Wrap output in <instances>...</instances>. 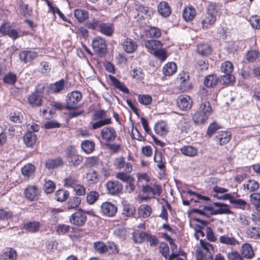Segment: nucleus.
<instances>
[{"label":"nucleus","mask_w":260,"mask_h":260,"mask_svg":"<svg viewBox=\"0 0 260 260\" xmlns=\"http://www.w3.org/2000/svg\"><path fill=\"white\" fill-rule=\"evenodd\" d=\"M91 118L92 120L96 121L90 123L92 129H96L111 123V118L107 115L106 111L103 110L95 111Z\"/></svg>","instance_id":"f257e3e1"},{"label":"nucleus","mask_w":260,"mask_h":260,"mask_svg":"<svg viewBox=\"0 0 260 260\" xmlns=\"http://www.w3.org/2000/svg\"><path fill=\"white\" fill-rule=\"evenodd\" d=\"M233 69V65L230 61H225L221 64L220 71L223 75L221 76V81L223 84H229L235 82V77L232 74Z\"/></svg>","instance_id":"f03ea898"},{"label":"nucleus","mask_w":260,"mask_h":260,"mask_svg":"<svg viewBox=\"0 0 260 260\" xmlns=\"http://www.w3.org/2000/svg\"><path fill=\"white\" fill-rule=\"evenodd\" d=\"M200 243L205 252L204 253L202 250L198 249L196 252L197 259L213 260L212 252L214 251V247L212 245L203 240H200Z\"/></svg>","instance_id":"7ed1b4c3"},{"label":"nucleus","mask_w":260,"mask_h":260,"mask_svg":"<svg viewBox=\"0 0 260 260\" xmlns=\"http://www.w3.org/2000/svg\"><path fill=\"white\" fill-rule=\"evenodd\" d=\"M82 99V94L81 92L76 90L69 92L66 97V109L77 108Z\"/></svg>","instance_id":"20e7f679"},{"label":"nucleus","mask_w":260,"mask_h":260,"mask_svg":"<svg viewBox=\"0 0 260 260\" xmlns=\"http://www.w3.org/2000/svg\"><path fill=\"white\" fill-rule=\"evenodd\" d=\"M92 48L95 52L100 57L105 55L107 51L105 40L101 37L94 38L92 42Z\"/></svg>","instance_id":"39448f33"},{"label":"nucleus","mask_w":260,"mask_h":260,"mask_svg":"<svg viewBox=\"0 0 260 260\" xmlns=\"http://www.w3.org/2000/svg\"><path fill=\"white\" fill-rule=\"evenodd\" d=\"M101 135L106 143L113 142L117 137L115 130L110 126L104 127L101 131Z\"/></svg>","instance_id":"423d86ee"},{"label":"nucleus","mask_w":260,"mask_h":260,"mask_svg":"<svg viewBox=\"0 0 260 260\" xmlns=\"http://www.w3.org/2000/svg\"><path fill=\"white\" fill-rule=\"evenodd\" d=\"M72 224L77 226H82L86 220L85 213L81 210L73 214L70 218Z\"/></svg>","instance_id":"0eeeda50"},{"label":"nucleus","mask_w":260,"mask_h":260,"mask_svg":"<svg viewBox=\"0 0 260 260\" xmlns=\"http://www.w3.org/2000/svg\"><path fill=\"white\" fill-rule=\"evenodd\" d=\"M192 101L189 96L181 95L177 100V106L183 111H186L192 107Z\"/></svg>","instance_id":"6e6552de"},{"label":"nucleus","mask_w":260,"mask_h":260,"mask_svg":"<svg viewBox=\"0 0 260 260\" xmlns=\"http://www.w3.org/2000/svg\"><path fill=\"white\" fill-rule=\"evenodd\" d=\"M101 212L108 217L114 216L117 211V207L113 203L105 202L101 206Z\"/></svg>","instance_id":"1a4fd4ad"},{"label":"nucleus","mask_w":260,"mask_h":260,"mask_svg":"<svg viewBox=\"0 0 260 260\" xmlns=\"http://www.w3.org/2000/svg\"><path fill=\"white\" fill-rule=\"evenodd\" d=\"M106 187L109 194L116 195L121 193L123 186L118 181H109L106 183Z\"/></svg>","instance_id":"9d476101"},{"label":"nucleus","mask_w":260,"mask_h":260,"mask_svg":"<svg viewBox=\"0 0 260 260\" xmlns=\"http://www.w3.org/2000/svg\"><path fill=\"white\" fill-rule=\"evenodd\" d=\"M143 44L148 51L151 53H154L158 49L162 47L161 42L156 40H144Z\"/></svg>","instance_id":"9b49d317"},{"label":"nucleus","mask_w":260,"mask_h":260,"mask_svg":"<svg viewBox=\"0 0 260 260\" xmlns=\"http://www.w3.org/2000/svg\"><path fill=\"white\" fill-rule=\"evenodd\" d=\"M142 191L144 193L148 194H152L157 197H159L161 194V187L156 184L151 185H143L142 187Z\"/></svg>","instance_id":"f8f14e48"},{"label":"nucleus","mask_w":260,"mask_h":260,"mask_svg":"<svg viewBox=\"0 0 260 260\" xmlns=\"http://www.w3.org/2000/svg\"><path fill=\"white\" fill-rule=\"evenodd\" d=\"M218 199L224 200H229L231 203L235 204L236 207L244 209L246 205V202L242 199H236L230 193H226L219 197Z\"/></svg>","instance_id":"ddd939ff"},{"label":"nucleus","mask_w":260,"mask_h":260,"mask_svg":"<svg viewBox=\"0 0 260 260\" xmlns=\"http://www.w3.org/2000/svg\"><path fill=\"white\" fill-rule=\"evenodd\" d=\"M231 139V134L228 131H220L214 138L217 144L223 145L228 143Z\"/></svg>","instance_id":"4468645a"},{"label":"nucleus","mask_w":260,"mask_h":260,"mask_svg":"<svg viewBox=\"0 0 260 260\" xmlns=\"http://www.w3.org/2000/svg\"><path fill=\"white\" fill-rule=\"evenodd\" d=\"M124 51L128 53H132L136 51L138 48L137 42L131 38H126L122 43Z\"/></svg>","instance_id":"2eb2a0df"},{"label":"nucleus","mask_w":260,"mask_h":260,"mask_svg":"<svg viewBox=\"0 0 260 260\" xmlns=\"http://www.w3.org/2000/svg\"><path fill=\"white\" fill-rule=\"evenodd\" d=\"M25 197L29 201H36L39 199V190L35 186H29L25 190Z\"/></svg>","instance_id":"dca6fc26"},{"label":"nucleus","mask_w":260,"mask_h":260,"mask_svg":"<svg viewBox=\"0 0 260 260\" xmlns=\"http://www.w3.org/2000/svg\"><path fill=\"white\" fill-rule=\"evenodd\" d=\"M214 205L215 208H212V213L214 214H230L232 213L229 205L220 203H215Z\"/></svg>","instance_id":"f3484780"},{"label":"nucleus","mask_w":260,"mask_h":260,"mask_svg":"<svg viewBox=\"0 0 260 260\" xmlns=\"http://www.w3.org/2000/svg\"><path fill=\"white\" fill-rule=\"evenodd\" d=\"M210 115L202 113L198 110L192 116V120L197 125L204 124L208 120Z\"/></svg>","instance_id":"a211bd4d"},{"label":"nucleus","mask_w":260,"mask_h":260,"mask_svg":"<svg viewBox=\"0 0 260 260\" xmlns=\"http://www.w3.org/2000/svg\"><path fill=\"white\" fill-rule=\"evenodd\" d=\"M109 78L112 82V84L114 87L120 91L123 92L125 93H129L128 89L125 87L123 83L120 82L118 79H117L115 77L109 75Z\"/></svg>","instance_id":"6ab92c4d"},{"label":"nucleus","mask_w":260,"mask_h":260,"mask_svg":"<svg viewBox=\"0 0 260 260\" xmlns=\"http://www.w3.org/2000/svg\"><path fill=\"white\" fill-rule=\"evenodd\" d=\"M1 33L9 36V37L13 40H15L19 37V33L17 31L10 28L8 24H5L1 26Z\"/></svg>","instance_id":"aec40b11"},{"label":"nucleus","mask_w":260,"mask_h":260,"mask_svg":"<svg viewBox=\"0 0 260 260\" xmlns=\"http://www.w3.org/2000/svg\"><path fill=\"white\" fill-rule=\"evenodd\" d=\"M17 257L16 251L12 248H7L4 250L1 255V260H16Z\"/></svg>","instance_id":"412c9836"},{"label":"nucleus","mask_w":260,"mask_h":260,"mask_svg":"<svg viewBox=\"0 0 260 260\" xmlns=\"http://www.w3.org/2000/svg\"><path fill=\"white\" fill-rule=\"evenodd\" d=\"M154 130L156 134L161 136H165L168 133L169 128L165 121H160L155 125Z\"/></svg>","instance_id":"4be33fe9"},{"label":"nucleus","mask_w":260,"mask_h":260,"mask_svg":"<svg viewBox=\"0 0 260 260\" xmlns=\"http://www.w3.org/2000/svg\"><path fill=\"white\" fill-rule=\"evenodd\" d=\"M23 141L28 147H32L37 141V136L31 132H27L23 136Z\"/></svg>","instance_id":"5701e85b"},{"label":"nucleus","mask_w":260,"mask_h":260,"mask_svg":"<svg viewBox=\"0 0 260 260\" xmlns=\"http://www.w3.org/2000/svg\"><path fill=\"white\" fill-rule=\"evenodd\" d=\"M161 34L160 29L156 27L150 26L145 29V36L147 38H158Z\"/></svg>","instance_id":"b1692460"},{"label":"nucleus","mask_w":260,"mask_h":260,"mask_svg":"<svg viewBox=\"0 0 260 260\" xmlns=\"http://www.w3.org/2000/svg\"><path fill=\"white\" fill-rule=\"evenodd\" d=\"M114 30V25L112 23L102 22L100 24L99 31L107 36H112Z\"/></svg>","instance_id":"393cba45"},{"label":"nucleus","mask_w":260,"mask_h":260,"mask_svg":"<svg viewBox=\"0 0 260 260\" xmlns=\"http://www.w3.org/2000/svg\"><path fill=\"white\" fill-rule=\"evenodd\" d=\"M157 10L158 13L165 17L169 16L171 13V8L166 2L159 3L157 6Z\"/></svg>","instance_id":"a878e982"},{"label":"nucleus","mask_w":260,"mask_h":260,"mask_svg":"<svg viewBox=\"0 0 260 260\" xmlns=\"http://www.w3.org/2000/svg\"><path fill=\"white\" fill-rule=\"evenodd\" d=\"M37 53L32 51H24L19 54V58L21 61L27 63L36 58Z\"/></svg>","instance_id":"bb28decb"},{"label":"nucleus","mask_w":260,"mask_h":260,"mask_svg":"<svg viewBox=\"0 0 260 260\" xmlns=\"http://www.w3.org/2000/svg\"><path fill=\"white\" fill-rule=\"evenodd\" d=\"M41 223L39 221H29L23 225V228L25 230L28 232L34 233L39 232L41 228Z\"/></svg>","instance_id":"cd10ccee"},{"label":"nucleus","mask_w":260,"mask_h":260,"mask_svg":"<svg viewBox=\"0 0 260 260\" xmlns=\"http://www.w3.org/2000/svg\"><path fill=\"white\" fill-rule=\"evenodd\" d=\"M182 15L186 21H190L194 19L196 15V11L193 7L188 6L184 9Z\"/></svg>","instance_id":"c85d7f7f"},{"label":"nucleus","mask_w":260,"mask_h":260,"mask_svg":"<svg viewBox=\"0 0 260 260\" xmlns=\"http://www.w3.org/2000/svg\"><path fill=\"white\" fill-rule=\"evenodd\" d=\"M216 20V16L206 13L202 21L203 28L204 29L209 28L214 24Z\"/></svg>","instance_id":"c756f323"},{"label":"nucleus","mask_w":260,"mask_h":260,"mask_svg":"<svg viewBox=\"0 0 260 260\" xmlns=\"http://www.w3.org/2000/svg\"><path fill=\"white\" fill-rule=\"evenodd\" d=\"M81 147L85 153L90 154L94 150L95 143L91 140H84L81 142Z\"/></svg>","instance_id":"7c9ffc66"},{"label":"nucleus","mask_w":260,"mask_h":260,"mask_svg":"<svg viewBox=\"0 0 260 260\" xmlns=\"http://www.w3.org/2000/svg\"><path fill=\"white\" fill-rule=\"evenodd\" d=\"M64 88V80L61 79L53 84H50L49 91L52 93H58L61 92Z\"/></svg>","instance_id":"2f4dec72"},{"label":"nucleus","mask_w":260,"mask_h":260,"mask_svg":"<svg viewBox=\"0 0 260 260\" xmlns=\"http://www.w3.org/2000/svg\"><path fill=\"white\" fill-rule=\"evenodd\" d=\"M259 185L257 181L254 180H249L243 184V189L245 191L252 192L258 189Z\"/></svg>","instance_id":"473e14b6"},{"label":"nucleus","mask_w":260,"mask_h":260,"mask_svg":"<svg viewBox=\"0 0 260 260\" xmlns=\"http://www.w3.org/2000/svg\"><path fill=\"white\" fill-rule=\"evenodd\" d=\"M123 165H125L126 169L127 171L129 170V167H131V163L128 162H125V158L123 156H119L116 158L114 160L113 165L115 168L118 170L122 169V167H123Z\"/></svg>","instance_id":"72a5a7b5"},{"label":"nucleus","mask_w":260,"mask_h":260,"mask_svg":"<svg viewBox=\"0 0 260 260\" xmlns=\"http://www.w3.org/2000/svg\"><path fill=\"white\" fill-rule=\"evenodd\" d=\"M246 235L248 238L253 239H260V228L257 226H252L247 229Z\"/></svg>","instance_id":"f704fd0d"},{"label":"nucleus","mask_w":260,"mask_h":260,"mask_svg":"<svg viewBox=\"0 0 260 260\" xmlns=\"http://www.w3.org/2000/svg\"><path fill=\"white\" fill-rule=\"evenodd\" d=\"M177 65L173 62H168L163 67L162 72L166 76H171L177 71Z\"/></svg>","instance_id":"c9c22d12"},{"label":"nucleus","mask_w":260,"mask_h":260,"mask_svg":"<svg viewBox=\"0 0 260 260\" xmlns=\"http://www.w3.org/2000/svg\"><path fill=\"white\" fill-rule=\"evenodd\" d=\"M1 228L7 227L9 223V221L12 218V213L10 211H5L1 209Z\"/></svg>","instance_id":"e433bc0d"},{"label":"nucleus","mask_w":260,"mask_h":260,"mask_svg":"<svg viewBox=\"0 0 260 260\" xmlns=\"http://www.w3.org/2000/svg\"><path fill=\"white\" fill-rule=\"evenodd\" d=\"M218 82V77L214 74H211L205 77L204 80V84L207 87L212 88L216 85Z\"/></svg>","instance_id":"4c0bfd02"},{"label":"nucleus","mask_w":260,"mask_h":260,"mask_svg":"<svg viewBox=\"0 0 260 260\" xmlns=\"http://www.w3.org/2000/svg\"><path fill=\"white\" fill-rule=\"evenodd\" d=\"M85 178L86 179L87 183L89 185L95 184L99 180V175L94 171H91L88 172L86 175Z\"/></svg>","instance_id":"58836bf2"},{"label":"nucleus","mask_w":260,"mask_h":260,"mask_svg":"<svg viewBox=\"0 0 260 260\" xmlns=\"http://www.w3.org/2000/svg\"><path fill=\"white\" fill-rule=\"evenodd\" d=\"M181 152L184 155L192 157L197 155V149L192 146H184L180 149Z\"/></svg>","instance_id":"ea45409f"},{"label":"nucleus","mask_w":260,"mask_h":260,"mask_svg":"<svg viewBox=\"0 0 260 260\" xmlns=\"http://www.w3.org/2000/svg\"><path fill=\"white\" fill-rule=\"evenodd\" d=\"M63 161L60 158L55 159H50L46 161L45 167L48 169H53L62 166Z\"/></svg>","instance_id":"a19ab883"},{"label":"nucleus","mask_w":260,"mask_h":260,"mask_svg":"<svg viewBox=\"0 0 260 260\" xmlns=\"http://www.w3.org/2000/svg\"><path fill=\"white\" fill-rule=\"evenodd\" d=\"M190 127V124L188 119L182 118L179 121L178 127L182 133H187Z\"/></svg>","instance_id":"79ce46f5"},{"label":"nucleus","mask_w":260,"mask_h":260,"mask_svg":"<svg viewBox=\"0 0 260 260\" xmlns=\"http://www.w3.org/2000/svg\"><path fill=\"white\" fill-rule=\"evenodd\" d=\"M75 17L79 22H83L88 17L87 11L82 9H76L74 11Z\"/></svg>","instance_id":"37998d69"},{"label":"nucleus","mask_w":260,"mask_h":260,"mask_svg":"<svg viewBox=\"0 0 260 260\" xmlns=\"http://www.w3.org/2000/svg\"><path fill=\"white\" fill-rule=\"evenodd\" d=\"M123 210L122 214L126 216H132L136 212L135 207L125 201L122 202Z\"/></svg>","instance_id":"c03bdc74"},{"label":"nucleus","mask_w":260,"mask_h":260,"mask_svg":"<svg viewBox=\"0 0 260 260\" xmlns=\"http://www.w3.org/2000/svg\"><path fill=\"white\" fill-rule=\"evenodd\" d=\"M29 104L33 107L40 106L42 102L41 96L36 93H31L28 97Z\"/></svg>","instance_id":"a18cd8bd"},{"label":"nucleus","mask_w":260,"mask_h":260,"mask_svg":"<svg viewBox=\"0 0 260 260\" xmlns=\"http://www.w3.org/2000/svg\"><path fill=\"white\" fill-rule=\"evenodd\" d=\"M68 160L71 166H78L82 160V158L80 155H78L72 153H69L67 155Z\"/></svg>","instance_id":"49530a36"},{"label":"nucleus","mask_w":260,"mask_h":260,"mask_svg":"<svg viewBox=\"0 0 260 260\" xmlns=\"http://www.w3.org/2000/svg\"><path fill=\"white\" fill-rule=\"evenodd\" d=\"M35 171V166L31 164L24 165L21 169L22 175L26 177H29L33 175Z\"/></svg>","instance_id":"de8ad7c7"},{"label":"nucleus","mask_w":260,"mask_h":260,"mask_svg":"<svg viewBox=\"0 0 260 260\" xmlns=\"http://www.w3.org/2000/svg\"><path fill=\"white\" fill-rule=\"evenodd\" d=\"M100 197L99 193L96 191H90L86 194V199L88 204L91 205L96 202Z\"/></svg>","instance_id":"09e8293b"},{"label":"nucleus","mask_w":260,"mask_h":260,"mask_svg":"<svg viewBox=\"0 0 260 260\" xmlns=\"http://www.w3.org/2000/svg\"><path fill=\"white\" fill-rule=\"evenodd\" d=\"M242 253L243 255L247 258H251L254 256L252 247L248 243H245L242 246Z\"/></svg>","instance_id":"8fccbe9b"},{"label":"nucleus","mask_w":260,"mask_h":260,"mask_svg":"<svg viewBox=\"0 0 260 260\" xmlns=\"http://www.w3.org/2000/svg\"><path fill=\"white\" fill-rule=\"evenodd\" d=\"M138 15L144 19H148L152 14V10L148 7L140 6L137 8Z\"/></svg>","instance_id":"3c124183"},{"label":"nucleus","mask_w":260,"mask_h":260,"mask_svg":"<svg viewBox=\"0 0 260 260\" xmlns=\"http://www.w3.org/2000/svg\"><path fill=\"white\" fill-rule=\"evenodd\" d=\"M249 198L250 201L254 205L256 210L260 212V193H252Z\"/></svg>","instance_id":"603ef678"},{"label":"nucleus","mask_w":260,"mask_h":260,"mask_svg":"<svg viewBox=\"0 0 260 260\" xmlns=\"http://www.w3.org/2000/svg\"><path fill=\"white\" fill-rule=\"evenodd\" d=\"M197 49L198 53L202 55H209L211 52V47L207 44H201L198 45Z\"/></svg>","instance_id":"864d4df0"},{"label":"nucleus","mask_w":260,"mask_h":260,"mask_svg":"<svg viewBox=\"0 0 260 260\" xmlns=\"http://www.w3.org/2000/svg\"><path fill=\"white\" fill-rule=\"evenodd\" d=\"M187 193L190 196H193L195 198L190 199V201H193L194 202H200L201 201H209L210 198L206 196H202V194L192 191L190 190H188Z\"/></svg>","instance_id":"5fc2aeb1"},{"label":"nucleus","mask_w":260,"mask_h":260,"mask_svg":"<svg viewBox=\"0 0 260 260\" xmlns=\"http://www.w3.org/2000/svg\"><path fill=\"white\" fill-rule=\"evenodd\" d=\"M69 192L67 190L59 189L55 193L54 199L58 202L64 201L69 197Z\"/></svg>","instance_id":"6e6d98bb"},{"label":"nucleus","mask_w":260,"mask_h":260,"mask_svg":"<svg viewBox=\"0 0 260 260\" xmlns=\"http://www.w3.org/2000/svg\"><path fill=\"white\" fill-rule=\"evenodd\" d=\"M219 240L222 244L235 245L238 244V241L234 237H229L227 236H221L219 237Z\"/></svg>","instance_id":"4d7b16f0"},{"label":"nucleus","mask_w":260,"mask_h":260,"mask_svg":"<svg viewBox=\"0 0 260 260\" xmlns=\"http://www.w3.org/2000/svg\"><path fill=\"white\" fill-rule=\"evenodd\" d=\"M81 202V199L80 197L77 196L73 197L67 202V208L68 209L75 208L79 205Z\"/></svg>","instance_id":"13d9d810"},{"label":"nucleus","mask_w":260,"mask_h":260,"mask_svg":"<svg viewBox=\"0 0 260 260\" xmlns=\"http://www.w3.org/2000/svg\"><path fill=\"white\" fill-rule=\"evenodd\" d=\"M78 184L77 178L73 175H70L64 181V185L67 187L74 188Z\"/></svg>","instance_id":"bf43d9fd"},{"label":"nucleus","mask_w":260,"mask_h":260,"mask_svg":"<svg viewBox=\"0 0 260 260\" xmlns=\"http://www.w3.org/2000/svg\"><path fill=\"white\" fill-rule=\"evenodd\" d=\"M94 249L99 253H105L108 251V246L102 241H97L93 244Z\"/></svg>","instance_id":"052dcab7"},{"label":"nucleus","mask_w":260,"mask_h":260,"mask_svg":"<svg viewBox=\"0 0 260 260\" xmlns=\"http://www.w3.org/2000/svg\"><path fill=\"white\" fill-rule=\"evenodd\" d=\"M154 160L156 163L157 167L160 169L165 167V161L162 159L160 152L156 151L154 155Z\"/></svg>","instance_id":"680f3d73"},{"label":"nucleus","mask_w":260,"mask_h":260,"mask_svg":"<svg viewBox=\"0 0 260 260\" xmlns=\"http://www.w3.org/2000/svg\"><path fill=\"white\" fill-rule=\"evenodd\" d=\"M3 81L5 83L9 85H14L17 80L16 75L13 73L9 72L3 77Z\"/></svg>","instance_id":"e2e57ef3"},{"label":"nucleus","mask_w":260,"mask_h":260,"mask_svg":"<svg viewBox=\"0 0 260 260\" xmlns=\"http://www.w3.org/2000/svg\"><path fill=\"white\" fill-rule=\"evenodd\" d=\"M20 13L25 17H28L31 15L32 13V9L29 7L27 4L21 3L20 6Z\"/></svg>","instance_id":"0e129e2a"},{"label":"nucleus","mask_w":260,"mask_h":260,"mask_svg":"<svg viewBox=\"0 0 260 260\" xmlns=\"http://www.w3.org/2000/svg\"><path fill=\"white\" fill-rule=\"evenodd\" d=\"M147 238H148V235L145 233L136 231L133 234V239L136 243H142Z\"/></svg>","instance_id":"69168bd1"},{"label":"nucleus","mask_w":260,"mask_h":260,"mask_svg":"<svg viewBox=\"0 0 260 260\" xmlns=\"http://www.w3.org/2000/svg\"><path fill=\"white\" fill-rule=\"evenodd\" d=\"M139 214L144 218H146L150 216L151 213V208L148 205H142L139 208Z\"/></svg>","instance_id":"338daca9"},{"label":"nucleus","mask_w":260,"mask_h":260,"mask_svg":"<svg viewBox=\"0 0 260 260\" xmlns=\"http://www.w3.org/2000/svg\"><path fill=\"white\" fill-rule=\"evenodd\" d=\"M198 111L210 115L212 112V108L210 103L208 101L202 102L200 105Z\"/></svg>","instance_id":"774afa93"}]
</instances>
